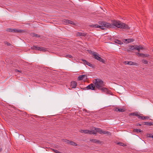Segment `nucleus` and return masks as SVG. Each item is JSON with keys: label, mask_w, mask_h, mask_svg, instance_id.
I'll return each mask as SVG.
<instances>
[{"label": "nucleus", "mask_w": 153, "mask_h": 153, "mask_svg": "<svg viewBox=\"0 0 153 153\" xmlns=\"http://www.w3.org/2000/svg\"><path fill=\"white\" fill-rule=\"evenodd\" d=\"M99 24L100 25L97 24H92L90 25V26L92 27H97L101 28V29L104 30L105 29V27H113L112 25L109 23L107 22H99Z\"/></svg>", "instance_id": "obj_1"}, {"label": "nucleus", "mask_w": 153, "mask_h": 153, "mask_svg": "<svg viewBox=\"0 0 153 153\" xmlns=\"http://www.w3.org/2000/svg\"><path fill=\"white\" fill-rule=\"evenodd\" d=\"M69 144H70L71 145L74 146H77V144L74 142L71 141H69Z\"/></svg>", "instance_id": "obj_19"}, {"label": "nucleus", "mask_w": 153, "mask_h": 153, "mask_svg": "<svg viewBox=\"0 0 153 153\" xmlns=\"http://www.w3.org/2000/svg\"><path fill=\"white\" fill-rule=\"evenodd\" d=\"M33 37H40V36H39L37 34H35V33H33Z\"/></svg>", "instance_id": "obj_33"}, {"label": "nucleus", "mask_w": 153, "mask_h": 153, "mask_svg": "<svg viewBox=\"0 0 153 153\" xmlns=\"http://www.w3.org/2000/svg\"><path fill=\"white\" fill-rule=\"evenodd\" d=\"M88 130H81L80 131V132L81 133H84L85 134H88Z\"/></svg>", "instance_id": "obj_26"}, {"label": "nucleus", "mask_w": 153, "mask_h": 153, "mask_svg": "<svg viewBox=\"0 0 153 153\" xmlns=\"http://www.w3.org/2000/svg\"><path fill=\"white\" fill-rule=\"evenodd\" d=\"M52 150L55 152H56V153H57V152H59L58 150H56L54 149H53Z\"/></svg>", "instance_id": "obj_38"}, {"label": "nucleus", "mask_w": 153, "mask_h": 153, "mask_svg": "<svg viewBox=\"0 0 153 153\" xmlns=\"http://www.w3.org/2000/svg\"><path fill=\"white\" fill-rule=\"evenodd\" d=\"M124 63L125 65H134L137 66L138 65V64L136 62H134L131 61H125L124 62Z\"/></svg>", "instance_id": "obj_8"}, {"label": "nucleus", "mask_w": 153, "mask_h": 153, "mask_svg": "<svg viewBox=\"0 0 153 153\" xmlns=\"http://www.w3.org/2000/svg\"><path fill=\"white\" fill-rule=\"evenodd\" d=\"M138 114L137 112H133L130 114L129 115H132V116H137V117L138 115Z\"/></svg>", "instance_id": "obj_21"}, {"label": "nucleus", "mask_w": 153, "mask_h": 153, "mask_svg": "<svg viewBox=\"0 0 153 153\" xmlns=\"http://www.w3.org/2000/svg\"><path fill=\"white\" fill-rule=\"evenodd\" d=\"M100 90H101L102 91L105 92H107L108 91L107 88L103 87L101 88Z\"/></svg>", "instance_id": "obj_18"}, {"label": "nucleus", "mask_w": 153, "mask_h": 153, "mask_svg": "<svg viewBox=\"0 0 153 153\" xmlns=\"http://www.w3.org/2000/svg\"><path fill=\"white\" fill-rule=\"evenodd\" d=\"M136 55L139 56H141L142 57V53H136Z\"/></svg>", "instance_id": "obj_34"}, {"label": "nucleus", "mask_w": 153, "mask_h": 153, "mask_svg": "<svg viewBox=\"0 0 153 153\" xmlns=\"http://www.w3.org/2000/svg\"><path fill=\"white\" fill-rule=\"evenodd\" d=\"M84 90H95L96 88L94 83H91L88 85L87 86L86 88L83 89Z\"/></svg>", "instance_id": "obj_7"}, {"label": "nucleus", "mask_w": 153, "mask_h": 153, "mask_svg": "<svg viewBox=\"0 0 153 153\" xmlns=\"http://www.w3.org/2000/svg\"><path fill=\"white\" fill-rule=\"evenodd\" d=\"M85 77H86V76L84 75H80L78 76V79L79 80H82Z\"/></svg>", "instance_id": "obj_17"}, {"label": "nucleus", "mask_w": 153, "mask_h": 153, "mask_svg": "<svg viewBox=\"0 0 153 153\" xmlns=\"http://www.w3.org/2000/svg\"><path fill=\"white\" fill-rule=\"evenodd\" d=\"M95 131L96 134L97 132L100 134H107L111 135V134L110 132L108 131H104L100 128H95Z\"/></svg>", "instance_id": "obj_5"}, {"label": "nucleus", "mask_w": 153, "mask_h": 153, "mask_svg": "<svg viewBox=\"0 0 153 153\" xmlns=\"http://www.w3.org/2000/svg\"><path fill=\"white\" fill-rule=\"evenodd\" d=\"M86 35V33L82 32H77L76 34L77 36H85Z\"/></svg>", "instance_id": "obj_13"}, {"label": "nucleus", "mask_w": 153, "mask_h": 153, "mask_svg": "<svg viewBox=\"0 0 153 153\" xmlns=\"http://www.w3.org/2000/svg\"><path fill=\"white\" fill-rule=\"evenodd\" d=\"M77 85V83L75 81H72L71 82V86L72 88H75Z\"/></svg>", "instance_id": "obj_15"}, {"label": "nucleus", "mask_w": 153, "mask_h": 153, "mask_svg": "<svg viewBox=\"0 0 153 153\" xmlns=\"http://www.w3.org/2000/svg\"><path fill=\"white\" fill-rule=\"evenodd\" d=\"M128 41V42H126V43H129V42H133L134 41V40L133 39H126V41Z\"/></svg>", "instance_id": "obj_27"}, {"label": "nucleus", "mask_w": 153, "mask_h": 153, "mask_svg": "<svg viewBox=\"0 0 153 153\" xmlns=\"http://www.w3.org/2000/svg\"><path fill=\"white\" fill-rule=\"evenodd\" d=\"M140 48L139 46L136 45L134 47V50H137L138 49V48Z\"/></svg>", "instance_id": "obj_35"}, {"label": "nucleus", "mask_w": 153, "mask_h": 153, "mask_svg": "<svg viewBox=\"0 0 153 153\" xmlns=\"http://www.w3.org/2000/svg\"><path fill=\"white\" fill-rule=\"evenodd\" d=\"M117 144L119 145L120 146H126V145L125 144H124L122 143H117Z\"/></svg>", "instance_id": "obj_30"}, {"label": "nucleus", "mask_w": 153, "mask_h": 153, "mask_svg": "<svg viewBox=\"0 0 153 153\" xmlns=\"http://www.w3.org/2000/svg\"><path fill=\"white\" fill-rule=\"evenodd\" d=\"M62 141L63 142L65 143H66L69 144L70 140H67V139H63L62 140Z\"/></svg>", "instance_id": "obj_29"}, {"label": "nucleus", "mask_w": 153, "mask_h": 153, "mask_svg": "<svg viewBox=\"0 0 153 153\" xmlns=\"http://www.w3.org/2000/svg\"><path fill=\"white\" fill-rule=\"evenodd\" d=\"M15 71L20 72V73H22V71H19V70H18L17 69H15Z\"/></svg>", "instance_id": "obj_39"}, {"label": "nucleus", "mask_w": 153, "mask_h": 153, "mask_svg": "<svg viewBox=\"0 0 153 153\" xmlns=\"http://www.w3.org/2000/svg\"><path fill=\"white\" fill-rule=\"evenodd\" d=\"M93 83L95 85L96 88L98 89H100L101 88L105 86V83L100 79H95L93 81Z\"/></svg>", "instance_id": "obj_3"}, {"label": "nucleus", "mask_w": 153, "mask_h": 153, "mask_svg": "<svg viewBox=\"0 0 153 153\" xmlns=\"http://www.w3.org/2000/svg\"><path fill=\"white\" fill-rule=\"evenodd\" d=\"M152 51H153V49Z\"/></svg>", "instance_id": "obj_45"}, {"label": "nucleus", "mask_w": 153, "mask_h": 153, "mask_svg": "<svg viewBox=\"0 0 153 153\" xmlns=\"http://www.w3.org/2000/svg\"><path fill=\"white\" fill-rule=\"evenodd\" d=\"M82 61L83 63L85 65H86L90 67H92V65L89 62H88L85 60L82 59Z\"/></svg>", "instance_id": "obj_10"}, {"label": "nucleus", "mask_w": 153, "mask_h": 153, "mask_svg": "<svg viewBox=\"0 0 153 153\" xmlns=\"http://www.w3.org/2000/svg\"><path fill=\"white\" fill-rule=\"evenodd\" d=\"M64 22L65 24H69L71 25H74V23L72 21L67 20H64Z\"/></svg>", "instance_id": "obj_11"}, {"label": "nucleus", "mask_w": 153, "mask_h": 153, "mask_svg": "<svg viewBox=\"0 0 153 153\" xmlns=\"http://www.w3.org/2000/svg\"><path fill=\"white\" fill-rule=\"evenodd\" d=\"M115 42L121 45L123 44V42L118 39H116L115 40Z\"/></svg>", "instance_id": "obj_23"}, {"label": "nucleus", "mask_w": 153, "mask_h": 153, "mask_svg": "<svg viewBox=\"0 0 153 153\" xmlns=\"http://www.w3.org/2000/svg\"><path fill=\"white\" fill-rule=\"evenodd\" d=\"M140 47V49H141V50H143V47H141V46H139Z\"/></svg>", "instance_id": "obj_41"}, {"label": "nucleus", "mask_w": 153, "mask_h": 153, "mask_svg": "<svg viewBox=\"0 0 153 153\" xmlns=\"http://www.w3.org/2000/svg\"><path fill=\"white\" fill-rule=\"evenodd\" d=\"M65 57L66 58H72L73 57L72 56L70 55H65Z\"/></svg>", "instance_id": "obj_32"}, {"label": "nucleus", "mask_w": 153, "mask_h": 153, "mask_svg": "<svg viewBox=\"0 0 153 153\" xmlns=\"http://www.w3.org/2000/svg\"><path fill=\"white\" fill-rule=\"evenodd\" d=\"M133 131L134 132H136L137 133H141L143 132V131L141 130L140 129H134L133 130Z\"/></svg>", "instance_id": "obj_20"}, {"label": "nucleus", "mask_w": 153, "mask_h": 153, "mask_svg": "<svg viewBox=\"0 0 153 153\" xmlns=\"http://www.w3.org/2000/svg\"><path fill=\"white\" fill-rule=\"evenodd\" d=\"M138 125H139V126H141V124H138Z\"/></svg>", "instance_id": "obj_43"}, {"label": "nucleus", "mask_w": 153, "mask_h": 153, "mask_svg": "<svg viewBox=\"0 0 153 153\" xmlns=\"http://www.w3.org/2000/svg\"><path fill=\"white\" fill-rule=\"evenodd\" d=\"M39 51H42L43 52H45L47 51V49L43 47H40L39 48Z\"/></svg>", "instance_id": "obj_22"}, {"label": "nucleus", "mask_w": 153, "mask_h": 153, "mask_svg": "<svg viewBox=\"0 0 153 153\" xmlns=\"http://www.w3.org/2000/svg\"><path fill=\"white\" fill-rule=\"evenodd\" d=\"M149 56V55L147 54H143L142 53V57H148Z\"/></svg>", "instance_id": "obj_31"}, {"label": "nucleus", "mask_w": 153, "mask_h": 153, "mask_svg": "<svg viewBox=\"0 0 153 153\" xmlns=\"http://www.w3.org/2000/svg\"><path fill=\"white\" fill-rule=\"evenodd\" d=\"M111 25L118 28L124 29H129V27L126 24L117 20H114L112 22Z\"/></svg>", "instance_id": "obj_2"}, {"label": "nucleus", "mask_w": 153, "mask_h": 153, "mask_svg": "<svg viewBox=\"0 0 153 153\" xmlns=\"http://www.w3.org/2000/svg\"><path fill=\"white\" fill-rule=\"evenodd\" d=\"M114 111H116L123 112L125 111V109L124 108H114Z\"/></svg>", "instance_id": "obj_12"}, {"label": "nucleus", "mask_w": 153, "mask_h": 153, "mask_svg": "<svg viewBox=\"0 0 153 153\" xmlns=\"http://www.w3.org/2000/svg\"><path fill=\"white\" fill-rule=\"evenodd\" d=\"M140 48H138V50H137L138 51V52H140Z\"/></svg>", "instance_id": "obj_42"}, {"label": "nucleus", "mask_w": 153, "mask_h": 153, "mask_svg": "<svg viewBox=\"0 0 153 153\" xmlns=\"http://www.w3.org/2000/svg\"><path fill=\"white\" fill-rule=\"evenodd\" d=\"M137 117L139 119L143 120H144L146 119H148L149 118V117L148 116L145 117L143 116H140L139 115H138Z\"/></svg>", "instance_id": "obj_16"}, {"label": "nucleus", "mask_w": 153, "mask_h": 153, "mask_svg": "<svg viewBox=\"0 0 153 153\" xmlns=\"http://www.w3.org/2000/svg\"><path fill=\"white\" fill-rule=\"evenodd\" d=\"M89 53L92 55L97 60L100 61V62H104V60L102 59L101 57L99 56L98 54L96 52L92 51H90L89 52Z\"/></svg>", "instance_id": "obj_4"}, {"label": "nucleus", "mask_w": 153, "mask_h": 153, "mask_svg": "<svg viewBox=\"0 0 153 153\" xmlns=\"http://www.w3.org/2000/svg\"><path fill=\"white\" fill-rule=\"evenodd\" d=\"M144 124L146 125L151 126L153 125V123L152 122H145L144 123Z\"/></svg>", "instance_id": "obj_25"}, {"label": "nucleus", "mask_w": 153, "mask_h": 153, "mask_svg": "<svg viewBox=\"0 0 153 153\" xmlns=\"http://www.w3.org/2000/svg\"><path fill=\"white\" fill-rule=\"evenodd\" d=\"M90 141L94 143H101V142L100 140L96 139H90Z\"/></svg>", "instance_id": "obj_14"}, {"label": "nucleus", "mask_w": 153, "mask_h": 153, "mask_svg": "<svg viewBox=\"0 0 153 153\" xmlns=\"http://www.w3.org/2000/svg\"><path fill=\"white\" fill-rule=\"evenodd\" d=\"M6 31L13 33H24L25 31L21 29H12L11 28H7Z\"/></svg>", "instance_id": "obj_6"}, {"label": "nucleus", "mask_w": 153, "mask_h": 153, "mask_svg": "<svg viewBox=\"0 0 153 153\" xmlns=\"http://www.w3.org/2000/svg\"><path fill=\"white\" fill-rule=\"evenodd\" d=\"M152 137L153 139V135H152Z\"/></svg>", "instance_id": "obj_44"}, {"label": "nucleus", "mask_w": 153, "mask_h": 153, "mask_svg": "<svg viewBox=\"0 0 153 153\" xmlns=\"http://www.w3.org/2000/svg\"><path fill=\"white\" fill-rule=\"evenodd\" d=\"M5 44L8 46H10L11 45L10 44V43H9L7 42H6Z\"/></svg>", "instance_id": "obj_40"}, {"label": "nucleus", "mask_w": 153, "mask_h": 153, "mask_svg": "<svg viewBox=\"0 0 153 153\" xmlns=\"http://www.w3.org/2000/svg\"><path fill=\"white\" fill-rule=\"evenodd\" d=\"M39 47H38L37 46H33L31 48L33 49H35L37 50H39Z\"/></svg>", "instance_id": "obj_24"}, {"label": "nucleus", "mask_w": 153, "mask_h": 153, "mask_svg": "<svg viewBox=\"0 0 153 153\" xmlns=\"http://www.w3.org/2000/svg\"><path fill=\"white\" fill-rule=\"evenodd\" d=\"M134 45L131 46L130 49L131 50L134 49Z\"/></svg>", "instance_id": "obj_36"}, {"label": "nucleus", "mask_w": 153, "mask_h": 153, "mask_svg": "<svg viewBox=\"0 0 153 153\" xmlns=\"http://www.w3.org/2000/svg\"><path fill=\"white\" fill-rule=\"evenodd\" d=\"M142 62L146 64H148V61H147L146 60V59H143L142 60Z\"/></svg>", "instance_id": "obj_28"}, {"label": "nucleus", "mask_w": 153, "mask_h": 153, "mask_svg": "<svg viewBox=\"0 0 153 153\" xmlns=\"http://www.w3.org/2000/svg\"><path fill=\"white\" fill-rule=\"evenodd\" d=\"M96 134L95 131V128H93L91 130H88V134Z\"/></svg>", "instance_id": "obj_9"}, {"label": "nucleus", "mask_w": 153, "mask_h": 153, "mask_svg": "<svg viewBox=\"0 0 153 153\" xmlns=\"http://www.w3.org/2000/svg\"><path fill=\"white\" fill-rule=\"evenodd\" d=\"M152 135L151 134H148L147 135V136L148 137H152Z\"/></svg>", "instance_id": "obj_37"}]
</instances>
